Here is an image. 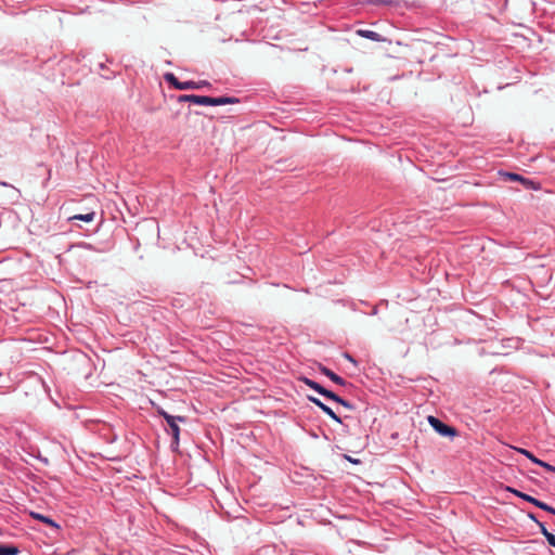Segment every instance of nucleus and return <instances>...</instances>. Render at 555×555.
I'll list each match as a JSON object with an SVG mask.
<instances>
[{
	"mask_svg": "<svg viewBox=\"0 0 555 555\" xmlns=\"http://www.w3.org/2000/svg\"><path fill=\"white\" fill-rule=\"evenodd\" d=\"M157 412H158V414L160 416L164 417V420L166 421V423H167V425L169 427L168 433H170L171 436H172L171 446L173 448H178L179 447V442H180V427H179L178 423L179 422L185 423L186 422V417L171 415L168 412H166L164 409H158Z\"/></svg>",
	"mask_w": 555,
	"mask_h": 555,
	"instance_id": "1",
	"label": "nucleus"
},
{
	"mask_svg": "<svg viewBox=\"0 0 555 555\" xmlns=\"http://www.w3.org/2000/svg\"><path fill=\"white\" fill-rule=\"evenodd\" d=\"M347 459H348L350 462H352V463H356V462H357V461H353V459H351V457H349V456H348Z\"/></svg>",
	"mask_w": 555,
	"mask_h": 555,
	"instance_id": "24",
	"label": "nucleus"
},
{
	"mask_svg": "<svg viewBox=\"0 0 555 555\" xmlns=\"http://www.w3.org/2000/svg\"><path fill=\"white\" fill-rule=\"evenodd\" d=\"M528 517H529L531 520L535 521L537 524H538V522H540V521L537 519V517L534 516V514H532V513H529V514H528Z\"/></svg>",
	"mask_w": 555,
	"mask_h": 555,
	"instance_id": "22",
	"label": "nucleus"
},
{
	"mask_svg": "<svg viewBox=\"0 0 555 555\" xmlns=\"http://www.w3.org/2000/svg\"><path fill=\"white\" fill-rule=\"evenodd\" d=\"M515 451H517L518 453L525 455L527 459H529L532 463L545 468L547 472L550 473H555V466L538 459L537 456H534L530 451H528L527 449H524V448H514Z\"/></svg>",
	"mask_w": 555,
	"mask_h": 555,
	"instance_id": "4",
	"label": "nucleus"
},
{
	"mask_svg": "<svg viewBox=\"0 0 555 555\" xmlns=\"http://www.w3.org/2000/svg\"><path fill=\"white\" fill-rule=\"evenodd\" d=\"M321 396H323V397H325V398H327L330 400H333V401L338 400V396L335 392L326 389L325 387L323 388V390L321 392Z\"/></svg>",
	"mask_w": 555,
	"mask_h": 555,
	"instance_id": "16",
	"label": "nucleus"
},
{
	"mask_svg": "<svg viewBox=\"0 0 555 555\" xmlns=\"http://www.w3.org/2000/svg\"><path fill=\"white\" fill-rule=\"evenodd\" d=\"M0 184L3 186H9V184L7 182H0Z\"/></svg>",
	"mask_w": 555,
	"mask_h": 555,
	"instance_id": "23",
	"label": "nucleus"
},
{
	"mask_svg": "<svg viewBox=\"0 0 555 555\" xmlns=\"http://www.w3.org/2000/svg\"><path fill=\"white\" fill-rule=\"evenodd\" d=\"M358 33L360 36L371 40H378L379 38V35L373 30H359Z\"/></svg>",
	"mask_w": 555,
	"mask_h": 555,
	"instance_id": "15",
	"label": "nucleus"
},
{
	"mask_svg": "<svg viewBox=\"0 0 555 555\" xmlns=\"http://www.w3.org/2000/svg\"><path fill=\"white\" fill-rule=\"evenodd\" d=\"M429 425L443 437H454L456 435V429L452 426H449L441 422L439 418L429 415L427 418Z\"/></svg>",
	"mask_w": 555,
	"mask_h": 555,
	"instance_id": "2",
	"label": "nucleus"
},
{
	"mask_svg": "<svg viewBox=\"0 0 555 555\" xmlns=\"http://www.w3.org/2000/svg\"><path fill=\"white\" fill-rule=\"evenodd\" d=\"M197 85H199V89L203 88V87H207L209 86V82L208 81H205V80H202V81H198Z\"/></svg>",
	"mask_w": 555,
	"mask_h": 555,
	"instance_id": "21",
	"label": "nucleus"
},
{
	"mask_svg": "<svg viewBox=\"0 0 555 555\" xmlns=\"http://www.w3.org/2000/svg\"><path fill=\"white\" fill-rule=\"evenodd\" d=\"M94 217H95V214L93 211H91L88 214L75 215V216L70 217L69 220H80V221H85V222H91V221H93Z\"/></svg>",
	"mask_w": 555,
	"mask_h": 555,
	"instance_id": "14",
	"label": "nucleus"
},
{
	"mask_svg": "<svg viewBox=\"0 0 555 555\" xmlns=\"http://www.w3.org/2000/svg\"><path fill=\"white\" fill-rule=\"evenodd\" d=\"M506 489H507V491L514 493L516 496H518V498H520V499H522V500L533 504L534 506H537L538 503H539L538 499H535V498H533V496H531V495H529L527 493H524V492L518 491V490H516L514 488H511V487H507Z\"/></svg>",
	"mask_w": 555,
	"mask_h": 555,
	"instance_id": "9",
	"label": "nucleus"
},
{
	"mask_svg": "<svg viewBox=\"0 0 555 555\" xmlns=\"http://www.w3.org/2000/svg\"><path fill=\"white\" fill-rule=\"evenodd\" d=\"M508 177L513 180H522V178L517 173H508Z\"/></svg>",
	"mask_w": 555,
	"mask_h": 555,
	"instance_id": "20",
	"label": "nucleus"
},
{
	"mask_svg": "<svg viewBox=\"0 0 555 555\" xmlns=\"http://www.w3.org/2000/svg\"><path fill=\"white\" fill-rule=\"evenodd\" d=\"M308 399L310 402L315 404L318 408H320L326 415H328L333 421H335L338 424H341V418L325 403H323L320 399L308 396Z\"/></svg>",
	"mask_w": 555,
	"mask_h": 555,
	"instance_id": "6",
	"label": "nucleus"
},
{
	"mask_svg": "<svg viewBox=\"0 0 555 555\" xmlns=\"http://www.w3.org/2000/svg\"><path fill=\"white\" fill-rule=\"evenodd\" d=\"M343 356H344V358H345L346 360H348V361H349V362H351L352 364L357 365V361L353 359V357H352L350 353L345 352Z\"/></svg>",
	"mask_w": 555,
	"mask_h": 555,
	"instance_id": "19",
	"label": "nucleus"
},
{
	"mask_svg": "<svg viewBox=\"0 0 555 555\" xmlns=\"http://www.w3.org/2000/svg\"><path fill=\"white\" fill-rule=\"evenodd\" d=\"M537 507H539V508H541V509H543V511H546V512H548V513H551V514L555 515V508H554V507H552L551 505H548V504H546V503H544V502L540 501V500H539V503H538Z\"/></svg>",
	"mask_w": 555,
	"mask_h": 555,
	"instance_id": "17",
	"label": "nucleus"
},
{
	"mask_svg": "<svg viewBox=\"0 0 555 555\" xmlns=\"http://www.w3.org/2000/svg\"><path fill=\"white\" fill-rule=\"evenodd\" d=\"M300 380L307 385L308 387H310L311 389H313L314 391H317L318 393L321 395L322 390H323V386H321L319 383L308 378V377H301Z\"/></svg>",
	"mask_w": 555,
	"mask_h": 555,
	"instance_id": "12",
	"label": "nucleus"
},
{
	"mask_svg": "<svg viewBox=\"0 0 555 555\" xmlns=\"http://www.w3.org/2000/svg\"><path fill=\"white\" fill-rule=\"evenodd\" d=\"M165 80L169 82L177 90H193L199 89V85L193 80L180 81L172 73H166Z\"/></svg>",
	"mask_w": 555,
	"mask_h": 555,
	"instance_id": "3",
	"label": "nucleus"
},
{
	"mask_svg": "<svg viewBox=\"0 0 555 555\" xmlns=\"http://www.w3.org/2000/svg\"><path fill=\"white\" fill-rule=\"evenodd\" d=\"M335 402L339 403L340 405H343L344 408H346L348 410H353L354 409V405L351 402L343 399L339 396H338V400H336Z\"/></svg>",
	"mask_w": 555,
	"mask_h": 555,
	"instance_id": "18",
	"label": "nucleus"
},
{
	"mask_svg": "<svg viewBox=\"0 0 555 555\" xmlns=\"http://www.w3.org/2000/svg\"><path fill=\"white\" fill-rule=\"evenodd\" d=\"M541 533L545 537L548 544L555 547V534L548 532L545 525L543 522H538Z\"/></svg>",
	"mask_w": 555,
	"mask_h": 555,
	"instance_id": "10",
	"label": "nucleus"
},
{
	"mask_svg": "<svg viewBox=\"0 0 555 555\" xmlns=\"http://www.w3.org/2000/svg\"><path fill=\"white\" fill-rule=\"evenodd\" d=\"M319 371L325 375L326 377H328L332 382H334L335 384L339 385V386H345L346 385V380L340 377L339 375H337L336 373H334L332 370H330L328 367H326L325 365H322L320 364L319 365Z\"/></svg>",
	"mask_w": 555,
	"mask_h": 555,
	"instance_id": "7",
	"label": "nucleus"
},
{
	"mask_svg": "<svg viewBox=\"0 0 555 555\" xmlns=\"http://www.w3.org/2000/svg\"><path fill=\"white\" fill-rule=\"evenodd\" d=\"M20 548L14 545L0 544V555H17Z\"/></svg>",
	"mask_w": 555,
	"mask_h": 555,
	"instance_id": "11",
	"label": "nucleus"
},
{
	"mask_svg": "<svg viewBox=\"0 0 555 555\" xmlns=\"http://www.w3.org/2000/svg\"><path fill=\"white\" fill-rule=\"evenodd\" d=\"M178 102H190L196 105H209L210 106V96L207 95H197V94H182L179 95Z\"/></svg>",
	"mask_w": 555,
	"mask_h": 555,
	"instance_id": "5",
	"label": "nucleus"
},
{
	"mask_svg": "<svg viewBox=\"0 0 555 555\" xmlns=\"http://www.w3.org/2000/svg\"><path fill=\"white\" fill-rule=\"evenodd\" d=\"M238 99L233 96H219V98H211L210 96V106H220L225 104H233L237 103Z\"/></svg>",
	"mask_w": 555,
	"mask_h": 555,
	"instance_id": "8",
	"label": "nucleus"
},
{
	"mask_svg": "<svg viewBox=\"0 0 555 555\" xmlns=\"http://www.w3.org/2000/svg\"><path fill=\"white\" fill-rule=\"evenodd\" d=\"M30 515H31L33 518L38 519V520H40V521H42V522H44V524H47V525H49L51 527L59 528V525L53 519H51V518H49V517H47L44 515H41L39 513H34V512L30 513Z\"/></svg>",
	"mask_w": 555,
	"mask_h": 555,
	"instance_id": "13",
	"label": "nucleus"
}]
</instances>
